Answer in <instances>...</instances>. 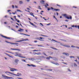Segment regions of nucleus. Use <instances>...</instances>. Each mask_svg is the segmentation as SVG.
<instances>
[{"instance_id":"nucleus-1","label":"nucleus","mask_w":79,"mask_h":79,"mask_svg":"<svg viewBox=\"0 0 79 79\" xmlns=\"http://www.w3.org/2000/svg\"><path fill=\"white\" fill-rule=\"evenodd\" d=\"M63 16H64V17H65L66 18L68 19H71V20H72V16L69 15L64 14H63Z\"/></svg>"},{"instance_id":"nucleus-2","label":"nucleus","mask_w":79,"mask_h":79,"mask_svg":"<svg viewBox=\"0 0 79 79\" xmlns=\"http://www.w3.org/2000/svg\"><path fill=\"white\" fill-rule=\"evenodd\" d=\"M22 40L17 41L16 42H23V41H27V40H29L28 39H24L23 38H22Z\"/></svg>"},{"instance_id":"nucleus-3","label":"nucleus","mask_w":79,"mask_h":79,"mask_svg":"<svg viewBox=\"0 0 79 79\" xmlns=\"http://www.w3.org/2000/svg\"><path fill=\"white\" fill-rule=\"evenodd\" d=\"M19 61V60L18 59H15V62H14V64H18V62Z\"/></svg>"},{"instance_id":"nucleus-4","label":"nucleus","mask_w":79,"mask_h":79,"mask_svg":"<svg viewBox=\"0 0 79 79\" xmlns=\"http://www.w3.org/2000/svg\"><path fill=\"white\" fill-rule=\"evenodd\" d=\"M1 35V36H2V37H3V38H5V39H12V38L8 37L6 36H3L2 35Z\"/></svg>"},{"instance_id":"nucleus-5","label":"nucleus","mask_w":79,"mask_h":79,"mask_svg":"<svg viewBox=\"0 0 79 79\" xmlns=\"http://www.w3.org/2000/svg\"><path fill=\"white\" fill-rule=\"evenodd\" d=\"M51 10H54V11H60V9H54L52 7H51Z\"/></svg>"},{"instance_id":"nucleus-6","label":"nucleus","mask_w":79,"mask_h":79,"mask_svg":"<svg viewBox=\"0 0 79 79\" xmlns=\"http://www.w3.org/2000/svg\"><path fill=\"white\" fill-rule=\"evenodd\" d=\"M26 59H27V60H32V61H34V60H35V59L30 58H26Z\"/></svg>"},{"instance_id":"nucleus-7","label":"nucleus","mask_w":79,"mask_h":79,"mask_svg":"<svg viewBox=\"0 0 79 79\" xmlns=\"http://www.w3.org/2000/svg\"><path fill=\"white\" fill-rule=\"evenodd\" d=\"M53 60H54V61H58V58L56 57H54L53 58Z\"/></svg>"},{"instance_id":"nucleus-8","label":"nucleus","mask_w":79,"mask_h":79,"mask_svg":"<svg viewBox=\"0 0 79 79\" xmlns=\"http://www.w3.org/2000/svg\"><path fill=\"white\" fill-rule=\"evenodd\" d=\"M62 45V46H64V47H67V48H69L70 47V46L69 45Z\"/></svg>"},{"instance_id":"nucleus-9","label":"nucleus","mask_w":79,"mask_h":79,"mask_svg":"<svg viewBox=\"0 0 79 79\" xmlns=\"http://www.w3.org/2000/svg\"><path fill=\"white\" fill-rule=\"evenodd\" d=\"M29 22L30 23V24H31V25H32V26H34V27H37L35 26L34 25V24H33L30 21H29Z\"/></svg>"},{"instance_id":"nucleus-10","label":"nucleus","mask_w":79,"mask_h":79,"mask_svg":"<svg viewBox=\"0 0 79 79\" xmlns=\"http://www.w3.org/2000/svg\"><path fill=\"white\" fill-rule=\"evenodd\" d=\"M4 54H5L6 55H7V56H9L10 58H13V57H12V56H10V55H9L8 54L6 53H4Z\"/></svg>"},{"instance_id":"nucleus-11","label":"nucleus","mask_w":79,"mask_h":79,"mask_svg":"<svg viewBox=\"0 0 79 79\" xmlns=\"http://www.w3.org/2000/svg\"><path fill=\"white\" fill-rule=\"evenodd\" d=\"M23 31H24V30L22 29L21 28H19V30H18V31H19V32H22Z\"/></svg>"},{"instance_id":"nucleus-12","label":"nucleus","mask_w":79,"mask_h":79,"mask_svg":"<svg viewBox=\"0 0 79 79\" xmlns=\"http://www.w3.org/2000/svg\"><path fill=\"white\" fill-rule=\"evenodd\" d=\"M71 47H72V48H78V49H79V47H75L73 45H72L71 46Z\"/></svg>"},{"instance_id":"nucleus-13","label":"nucleus","mask_w":79,"mask_h":79,"mask_svg":"<svg viewBox=\"0 0 79 79\" xmlns=\"http://www.w3.org/2000/svg\"><path fill=\"white\" fill-rule=\"evenodd\" d=\"M40 2L42 4H44V3H45V1L43 0H42Z\"/></svg>"},{"instance_id":"nucleus-14","label":"nucleus","mask_w":79,"mask_h":79,"mask_svg":"<svg viewBox=\"0 0 79 79\" xmlns=\"http://www.w3.org/2000/svg\"><path fill=\"white\" fill-rule=\"evenodd\" d=\"M40 51H41L40 49L37 50H35L33 51V52H40Z\"/></svg>"},{"instance_id":"nucleus-15","label":"nucleus","mask_w":79,"mask_h":79,"mask_svg":"<svg viewBox=\"0 0 79 79\" xmlns=\"http://www.w3.org/2000/svg\"><path fill=\"white\" fill-rule=\"evenodd\" d=\"M30 15H31V16H32L34 18L35 17V16L33 15H34V14L33 13L31 12L30 13Z\"/></svg>"},{"instance_id":"nucleus-16","label":"nucleus","mask_w":79,"mask_h":79,"mask_svg":"<svg viewBox=\"0 0 79 79\" xmlns=\"http://www.w3.org/2000/svg\"><path fill=\"white\" fill-rule=\"evenodd\" d=\"M50 48H52V49H53L54 50H58V49L56 48H55L53 47H50Z\"/></svg>"},{"instance_id":"nucleus-17","label":"nucleus","mask_w":79,"mask_h":79,"mask_svg":"<svg viewBox=\"0 0 79 79\" xmlns=\"http://www.w3.org/2000/svg\"><path fill=\"white\" fill-rule=\"evenodd\" d=\"M49 6L48 4L47 3L46 4V5H44V6L46 7V8H48L47 6Z\"/></svg>"},{"instance_id":"nucleus-18","label":"nucleus","mask_w":79,"mask_h":79,"mask_svg":"<svg viewBox=\"0 0 79 79\" xmlns=\"http://www.w3.org/2000/svg\"><path fill=\"white\" fill-rule=\"evenodd\" d=\"M50 58H53L51 56H49V57H47L46 59H47V60H50Z\"/></svg>"},{"instance_id":"nucleus-19","label":"nucleus","mask_w":79,"mask_h":79,"mask_svg":"<svg viewBox=\"0 0 79 79\" xmlns=\"http://www.w3.org/2000/svg\"><path fill=\"white\" fill-rule=\"evenodd\" d=\"M19 3L20 4H23V2L22 1H19Z\"/></svg>"},{"instance_id":"nucleus-20","label":"nucleus","mask_w":79,"mask_h":79,"mask_svg":"<svg viewBox=\"0 0 79 79\" xmlns=\"http://www.w3.org/2000/svg\"><path fill=\"white\" fill-rule=\"evenodd\" d=\"M5 73L6 74H7V75H9V74H8V73H9V74H10V72H8V71H6V72H5Z\"/></svg>"},{"instance_id":"nucleus-21","label":"nucleus","mask_w":79,"mask_h":79,"mask_svg":"<svg viewBox=\"0 0 79 79\" xmlns=\"http://www.w3.org/2000/svg\"><path fill=\"white\" fill-rule=\"evenodd\" d=\"M10 44L12 45L18 44V43H12L11 42H10Z\"/></svg>"},{"instance_id":"nucleus-22","label":"nucleus","mask_w":79,"mask_h":79,"mask_svg":"<svg viewBox=\"0 0 79 79\" xmlns=\"http://www.w3.org/2000/svg\"><path fill=\"white\" fill-rule=\"evenodd\" d=\"M54 41V42H57V43H60V42H57L56 41V40H53V39H52V41Z\"/></svg>"},{"instance_id":"nucleus-23","label":"nucleus","mask_w":79,"mask_h":79,"mask_svg":"<svg viewBox=\"0 0 79 79\" xmlns=\"http://www.w3.org/2000/svg\"><path fill=\"white\" fill-rule=\"evenodd\" d=\"M10 69H13V70H14L15 71H18V70L17 69H14V68H10Z\"/></svg>"},{"instance_id":"nucleus-24","label":"nucleus","mask_w":79,"mask_h":79,"mask_svg":"<svg viewBox=\"0 0 79 79\" xmlns=\"http://www.w3.org/2000/svg\"><path fill=\"white\" fill-rule=\"evenodd\" d=\"M17 11H19V12H23L21 10H17Z\"/></svg>"},{"instance_id":"nucleus-25","label":"nucleus","mask_w":79,"mask_h":79,"mask_svg":"<svg viewBox=\"0 0 79 79\" xmlns=\"http://www.w3.org/2000/svg\"><path fill=\"white\" fill-rule=\"evenodd\" d=\"M15 56H19H19H19L18 54H17L16 55H15Z\"/></svg>"},{"instance_id":"nucleus-26","label":"nucleus","mask_w":79,"mask_h":79,"mask_svg":"<svg viewBox=\"0 0 79 79\" xmlns=\"http://www.w3.org/2000/svg\"><path fill=\"white\" fill-rule=\"evenodd\" d=\"M36 55H41V53L40 52L37 53Z\"/></svg>"},{"instance_id":"nucleus-27","label":"nucleus","mask_w":79,"mask_h":79,"mask_svg":"<svg viewBox=\"0 0 79 79\" xmlns=\"http://www.w3.org/2000/svg\"><path fill=\"white\" fill-rule=\"evenodd\" d=\"M54 64H55V65H57V66H59V64L58 63H55Z\"/></svg>"},{"instance_id":"nucleus-28","label":"nucleus","mask_w":79,"mask_h":79,"mask_svg":"<svg viewBox=\"0 0 79 79\" xmlns=\"http://www.w3.org/2000/svg\"><path fill=\"white\" fill-rule=\"evenodd\" d=\"M67 69L68 71H69V72H71V70H70L69 69Z\"/></svg>"},{"instance_id":"nucleus-29","label":"nucleus","mask_w":79,"mask_h":79,"mask_svg":"<svg viewBox=\"0 0 79 79\" xmlns=\"http://www.w3.org/2000/svg\"><path fill=\"white\" fill-rule=\"evenodd\" d=\"M49 53L50 55H52L53 54V52H50Z\"/></svg>"},{"instance_id":"nucleus-30","label":"nucleus","mask_w":79,"mask_h":79,"mask_svg":"<svg viewBox=\"0 0 79 79\" xmlns=\"http://www.w3.org/2000/svg\"><path fill=\"white\" fill-rule=\"evenodd\" d=\"M22 61H23V62H27V61H26V60H25L24 59H22Z\"/></svg>"},{"instance_id":"nucleus-31","label":"nucleus","mask_w":79,"mask_h":79,"mask_svg":"<svg viewBox=\"0 0 79 79\" xmlns=\"http://www.w3.org/2000/svg\"><path fill=\"white\" fill-rule=\"evenodd\" d=\"M22 74H21V73H20L19 74V75H17V76H22Z\"/></svg>"},{"instance_id":"nucleus-32","label":"nucleus","mask_w":79,"mask_h":79,"mask_svg":"<svg viewBox=\"0 0 79 79\" xmlns=\"http://www.w3.org/2000/svg\"><path fill=\"white\" fill-rule=\"evenodd\" d=\"M33 55H37V53L34 52L33 53Z\"/></svg>"},{"instance_id":"nucleus-33","label":"nucleus","mask_w":79,"mask_h":79,"mask_svg":"<svg viewBox=\"0 0 79 79\" xmlns=\"http://www.w3.org/2000/svg\"><path fill=\"white\" fill-rule=\"evenodd\" d=\"M15 50H18V51H21V50L18 49H15Z\"/></svg>"},{"instance_id":"nucleus-34","label":"nucleus","mask_w":79,"mask_h":79,"mask_svg":"<svg viewBox=\"0 0 79 79\" xmlns=\"http://www.w3.org/2000/svg\"><path fill=\"white\" fill-rule=\"evenodd\" d=\"M48 77H52V78H53V77H52V76H50L48 75H47Z\"/></svg>"},{"instance_id":"nucleus-35","label":"nucleus","mask_w":79,"mask_h":79,"mask_svg":"<svg viewBox=\"0 0 79 79\" xmlns=\"http://www.w3.org/2000/svg\"><path fill=\"white\" fill-rule=\"evenodd\" d=\"M70 58H74L75 57L74 56H70Z\"/></svg>"},{"instance_id":"nucleus-36","label":"nucleus","mask_w":79,"mask_h":79,"mask_svg":"<svg viewBox=\"0 0 79 79\" xmlns=\"http://www.w3.org/2000/svg\"><path fill=\"white\" fill-rule=\"evenodd\" d=\"M31 66H32V67H35V65H34L32 64H31Z\"/></svg>"},{"instance_id":"nucleus-37","label":"nucleus","mask_w":79,"mask_h":79,"mask_svg":"<svg viewBox=\"0 0 79 79\" xmlns=\"http://www.w3.org/2000/svg\"><path fill=\"white\" fill-rule=\"evenodd\" d=\"M37 39H39L41 41H44V40H40L38 38H37Z\"/></svg>"},{"instance_id":"nucleus-38","label":"nucleus","mask_w":79,"mask_h":79,"mask_svg":"<svg viewBox=\"0 0 79 79\" xmlns=\"http://www.w3.org/2000/svg\"><path fill=\"white\" fill-rule=\"evenodd\" d=\"M9 74H11L12 75H14L15 74L14 73H11L10 72V73Z\"/></svg>"},{"instance_id":"nucleus-39","label":"nucleus","mask_w":79,"mask_h":79,"mask_svg":"<svg viewBox=\"0 0 79 79\" xmlns=\"http://www.w3.org/2000/svg\"><path fill=\"white\" fill-rule=\"evenodd\" d=\"M10 19H12V21H15V20H14V19H13V18L10 17Z\"/></svg>"},{"instance_id":"nucleus-40","label":"nucleus","mask_w":79,"mask_h":79,"mask_svg":"<svg viewBox=\"0 0 79 79\" xmlns=\"http://www.w3.org/2000/svg\"><path fill=\"white\" fill-rule=\"evenodd\" d=\"M47 8H48V11H49L50 10V9L48 7H47Z\"/></svg>"},{"instance_id":"nucleus-41","label":"nucleus","mask_w":79,"mask_h":79,"mask_svg":"<svg viewBox=\"0 0 79 79\" xmlns=\"http://www.w3.org/2000/svg\"><path fill=\"white\" fill-rule=\"evenodd\" d=\"M8 53H11L12 54H14V53H13V52H8Z\"/></svg>"},{"instance_id":"nucleus-42","label":"nucleus","mask_w":79,"mask_h":79,"mask_svg":"<svg viewBox=\"0 0 79 79\" xmlns=\"http://www.w3.org/2000/svg\"><path fill=\"white\" fill-rule=\"evenodd\" d=\"M19 57H20V58H26V57H23L22 56H19Z\"/></svg>"},{"instance_id":"nucleus-43","label":"nucleus","mask_w":79,"mask_h":79,"mask_svg":"<svg viewBox=\"0 0 79 79\" xmlns=\"http://www.w3.org/2000/svg\"><path fill=\"white\" fill-rule=\"evenodd\" d=\"M10 50H15V49H13L12 48H11L10 49Z\"/></svg>"},{"instance_id":"nucleus-44","label":"nucleus","mask_w":79,"mask_h":79,"mask_svg":"<svg viewBox=\"0 0 79 79\" xmlns=\"http://www.w3.org/2000/svg\"><path fill=\"white\" fill-rule=\"evenodd\" d=\"M65 55H66V56H69V54L66 53L65 54Z\"/></svg>"},{"instance_id":"nucleus-45","label":"nucleus","mask_w":79,"mask_h":79,"mask_svg":"<svg viewBox=\"0 0 79 79\" xmlns=\"http://www.w3.org/2000/svg\"><path fill=\"white\" fill-rule=\"evenodd\" d=\"M6 42V43H8V44H10V42H8L6 41H5Z\"/></svg>"},{"instance_id":"nucleus-46","label":"nucleus","mask_w":79,"mask_h":79,"mask_svg":"<svg viewBox=\"0 0 79 79\" xmlns=\"http://www.w3.org/2000/svg\"><path fill=\"white\" fill-rule=\"evenodd\" d=\"M74 66H77V64H74Z\"/></svg>"},{"instance_id":"nucleus-47","label":"nucleus","mask_w":79,"mask_h":79,"mask_svg":"<svg viewBox=\"0 0 79 79\" xmlns=\"http://www.w3.org/2000/svg\"><path fill=\"white\" fill-rule=\"evenodd\" d=\"M40 24L41 25H42V26H44V25L42 24V23H40Z\"/></svg>"},{"instance_id":"nucleus-48","label":"nucleus","mask_w":79,"mask_h":79,"mask_svg":"<svg viewBox=\"0 0 79 79\" xmlns=\"http://www.w3.org/2000/svg\"><path fill=\"white\" fill-rule=\"evenodd\" d=\"M40 39H44V38H42V37H40Z\"/></svg>"},{"instance_id":"nucleus-49","label":"nucleus","mask_w":79,"mask_h":79,"mask_svg":"<svg viewBox=\"0 0 79 79\" xmlns=\"http://www.w3.org/2000/svg\"><path fill=\"white\" fill-rule=\"evenodd\" d=\"M50 24H51V23H49L47 24V26H49V25H50Z\"/></svg>"},{"instance_id":"nucleus-50","label":"nucleus","mask_w":79,"mask_h":79,"mask_svg":"<svg viewBox=\"0 0 79 79\" xmlns=\"http://www.w3.org/2000/svg\"><path fill=\"white\" fill-rule=\"evenodd\" d=\"M11 30H12V31H15V32H16V31H15V30L14 29H13L11 28Z\"/></svg>"},{"instance_id":"nucleus-51","label":"nucleus","mask_w":79,"mask_h":79,"mask_svg":"<svg viewBox=\"0 0 79 79\" xmlns=\"http://www.w3.org/2000/svg\"><path fill=\"white\" fill-rule=\"evenodd\" d=\"M27 66H31V65H29V64H27Z\"/></svg>"},{"instance_id":"nucleus-52","label":"nucleus","mask_w":79,"mask_h":79,"mask_svg":"<svg viewBox=\"0 0 79 79\" xmlns=\"http://www.w3.org/2000/svg\"><path fill=\"white\" fill-rule=\"evenodd\" d=\"M43 53L44 55H45L46 56H47L46 55V54H45V53Z\"/></svg>"},{"instance_id":"nucleus-53","label":"nucleus","mask_w":79,"mask_h":79,"mask_svg":"<svg viewBox=\"0 0 79 79\" xmlns=\"http://www.w3.org/2000/svg\"><path fill=\"white\" fill-rule=\"evenodd\" d=\"M10 70L11 71H15V70H13V69H10Z\"/></svg>"},{"instance_id":"nucleus-54","label":"nucleus","mask_w":79,"mask_h":79,"mask_svg":"<svg viewBox=\"0 0 79 79\" xmlns=\"http://www.w3.org/2000/svg\"><path fill=\"white\" fill-rule=\"evenodd\" d=\"M38 47H44V46H41V45H38Z\"/></svg>"},{"instance_id":"nucleus-55","label":"nucleus","mask_w":79,"mask_h":79,"mask_svg":"<svg viewBox=\"0 0 79 79\" xmlns=\"http://www.w3.org/2000/svg\"><path fill=\"white\" fill-rule=\"evenodd\" d=\"M62 63H63L64 64H66V63H65L64 62H62Z\"/></svg>"},{"instance_id":"nucleus-56","label":"nucleus","mask_w":79,"mask_h":79,"mask_svg":"<svg viewBox=\"0 0 79 79\" xmlns=\"http://www.w3.org/2000/svg\"><path fill=\"white\" fill-rule=\"evenodd\" d=\"M51 63H52V64H55V63L53 62H51Z\"/></svg>"},{"instance_id":"nucleus-57","label":"nucleus","mask_w":79,"mask_h":79,"mask_svg":"<svg viewBox=\"0 0 79 79\" xmlns=\"http://www.w3.org/2000/svg\"><path fill=\"white\" fill-rule=\"evenodd\" d=\"M10 11H11V10H7V12H10Z\"/></svg>"},{"instance_id":"nucleus-58","label":"nucleus","mask_w":79,"mask_h":79,"mask_svg":"<svg viewBox=\"0 0 79 79\" xmlns=\"http://www.w3.org/2000/svg\"><path fill=\"white\" fill-rule=\"evenodd\" d=\"M69 29H73V28H72V27H69Z\"/></svg>"},{"instance_id":"nucleus-59","label":"nucleus","mask_w":79,"mask_h":79,"mask_svg":"<svg viewBox=\"0 0 79 79\" xmlns=\"http://www.w3.org/2000/svg\"><path fill=\"white\" fill-rule=\"evenodd\" d=\"M65 21H66V22H68L69 21H68V20H65Z\"/></svg>"},{"instance_id":"nucleus-60","label":"nucleus","mask_w":79,"mask_h":79,"mask_svg":"<svg viewBox=\"0 0 79 79\" xmlns=\"http://www.w3.org/2000/svg\"><path fill=\"white\" fill-rule=\"evenodd\" d=\"M15 7L16 8H18V6H15Z\"/></svg>"},{"instance_id":"nucleus-61","label":"nucleus","mask_w":79,"mask_h":79,"mask_svg":"<svg viewBox=\"0 0 79 79\" xmlns=\"http://www.w3.org/2000/svg\"><path fill=\"white\" fill-rule=\"evenodd\" d=\"M12 7L13 8H15V7H14V5H12Z\"/></svg>"},{"instance_id":"nucleus-62","label":"nucleus","mask_w":79,"mask_h":79,"mask_svg":"<svg viewBox=\"0 0 79 79\" xmlns=\"http://www.w3.org/2000/svg\"><path fill=\"white\" fill-rule=\"evenodd\" d=\"M34 42H35V43H36L37 42V41H35Z\"/></svg>"},{"instance_id":"nucleus-63","label":"nucleus","mask_w":79,"mask_h":79,"mask_svg":"<svg viewBox=\"0 0 79 79\" xmlns=\"http://www.w3.org/2000/svg\"><path fill=\"white\" fill-rule=\"evenodd\" d=\"M27 2H30V0H27L26 1Z\"/></svg>"},{"instance_id":"nucleus-64","label":"nucleus","mask_w":79,"mask_h":79,"mask_svg":"<svg viewBox=\"0 0 79 79\" xmlns=\"http://www.w3.org/2000/svg\"><path fill=\"white\" fill-rule=\"evenodd\" d=\"M17 22H18V23H19L20 21H19V20H18L17 21Z\"/></svg>"}]
</instances>
